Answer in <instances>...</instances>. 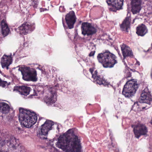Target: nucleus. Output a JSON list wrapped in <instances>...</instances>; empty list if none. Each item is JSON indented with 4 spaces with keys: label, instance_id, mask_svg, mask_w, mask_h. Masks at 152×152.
I'll return each instance as SVG.
<instances>
[{
    "label": "nucleus",
    "instance_id": "f704fd0d",
    "mask_svg": "<svg viewBox=\"0 0 152 152\" xmlns=\"http://www.w3.org/2000/svg\"><path fill=\"white\" fill-rule=\"evenodd\" d=\"M127 73L128 74V76H127V77H130L131 76V73L130 72H128Z\"/></svg>",
    "mask_w": 152,
    "mask_h": 152
},
{
    "label": "nucleus",
    "instance_id": "c85d7f7f",
    "mask_svg": "<svg viewBox=\"0 0 152 152\" xmlns=\"http://www.w3.org/2000/svg\"><path fill=\"white\" fill-rule=\"evenodd\" d=\"M59 10L61 12H63L65 11V9L64 6H61L59 7Z\"/></svg>",
    "mask_w": 152,
    "mask_h": 152
},
{
    "label": "nucleus",
    "instance_id": "423d86ee",
    "mask_svg": "<svg viewBox=\"0 0 152 152\" xmlns=\"http://www.w3.org/2000/svg\"><path fill=\"white\" fill-rule=\"evenodd\" d=\"M138 88V85L136 83L132 80H129L124 86L122 94L126 98L132 97L134 95Z\"/></svg>",
    "mask_w": 152,
    "mask_h": 152
},
{
    "label": "nucleus",
    "instance_id": "1a4fd4ad",
    "mask_svg": "<svg viewBox=\"0 0 152 152\" xmlns=\"http://www.w3.org/2000/svg\"><path fill=\"white\" fill-rule=\"evenodd\" d=\"M57 86L53 88H52L50 90V92L45 95L42 99V101L48 106L54 104L57 100V96L56 90L57 89Z\"/></svg>",
    "mask_w": 152,
    "mask_h": 152
},
{
    "label": "nucleus",
    "instance_id": "a878e982",
    "mask_svg": "<svg viewBox=\"0 0 152 152\" xmlns=\"http://www.w3.org/2000/svg\"><path fill=\"white\" fill-rule=\"evenodd\" d=\"M38 1L37 0H34L31 1V4H29L32 6L34 8H37L38 6Z\"/></svg>",
    "mask_w": 152,
    "mask_h": 152
},
{
    "label": "nucleus",
    "instance_id": "a211bd4d",
    "mask_svg": "<svg viewBox=\"0 0 152 152\" xmlns=\"http://www.w3.org/2000/svg\"><path fill=\"white\" fill-rule=\"evenodd\" d=\"M142 0H131L132 12L134 14L138 13L141 9Z\"/></svg>",
    "mask_w": 152,
    "mask_h": 152
},
{
    "label": "nucleus",
    "instance_id": "c9c22d12",
    "mask_svg": "<svg viewBox=\"0 0 152 152\" xmlns=\"http://www.w3.org/2000/svg\"><path fill=\"white\" fill-rule=\"evenodd\" d=\"M119 150L118 148H116L115 150V152H119Z\"/></svg>",
    "mask_w": 152,
    "mask_h": 152
},
{
    "label": "nucleus",
    "instance_id": "20e7f679",
    "mask_svg": "<svg viewBox=\"0 0 152 152\" xmlns=\"http://www.w3.org/2000/svg\"><path fill=\"white\" fill-rule=\"evenodd\" d=\"M18 70L21 72L23 79L24 80L33 81H37V72L34 69L23 66L19 67Z\"/></svg>",
    "mask_w": 152,
    "mask_h": 152
},
{
    "label": "nucleus",
    "instance_id": "a18cd8bd",
    "mask_svg": "<svg viewBox=\"0 0 152 152\" xmlns=\"http://www.w3.org/2000/svg\"><path fill=\"white\" fill-rule=\"evenodd\" d=\"M57 127L58 129V126H57Z\"/></svg>",
    "mask_w": 152,
    "mask_h": 152
},
{
    "label": "nucleus",
    "instance_id": "4468645a",
    "mask_svg": "<svg viewBox=\"0 0 152 152\" xmlns=\"http://www.w3.org/2000/svg\"><path fill=\"white\" fill-rule=\"evenodd\" d=\"M106 1L108 5L112 6L109 8L110 11L115 12L117 10L122 8L124 0H106Z\"/></svg>",
    "mask_w": 152,
    "mask_h": 152
},
{
    "label": "nucleus",
    "instance_id": "ea45409f",
    "mask_svg": "<svg viewBox=\"0 0 152 152\" xmlns=\"http://www.w3.org/2000/svg\"><path fill=\"white\" fill-rule=\"evenodd\" d=\"M78 45H75V47H77V46Z\"/></svg>",
    "mask_w": 152,
    "mask_h": 152
},
{
    "label": "nucleus",
    "instance_id": "5701e85b",
    "mask_svg": "<svg viewBox=\"0 0 152 152\" xmlns=\"http://www.w3.org/2000/svg\"><path fill=\"white\" fill-rule=\"evenodd\" d=\"M1 26L2 33L3 36H6L7 35L10 31L8 26L5 19H3L1 21Z\"/></svg>",
    "mask_w": 152,
    "mask_h": 152
},
{
    "label": "nucleus",
    "instance_id": "2eb2a0df",
    "mask_svg": "<svg viewBox=\"0 0 152 152\" xmlns=\"http://www.w3.org/2000/svg\"><path fill=\"white\" fill-rule=\"evenodd\" d=\"M65 19L68 28L69 29L73 28L74 25L76 21L74 12L73 11H70L66 15Z\"/></svg>",
    "mask_w": 152,
    "mask_h": 152
},
{
    "label": "nucleus",
    "instance_id": "c756f323",
    "mask_svg": "<svg viewBox=\"0 0 152 152\" xmlns=\"http://www.w3.org/2000/svg\"><path fill=\"white\" fill-rule=\"evenodd\" d=\"M95 50H92V51H91L89 54V56L90 57L93 56L94 55L95 52Z\"/></svg>",
    "mask_w": 152,
    "mask_h": 152
},
{
    "label": "nucleus",
    "instance_id": "37998d69",
    "mask_svg": "<svg viewBox=\"0 0 152 152\" xmlns=\"http://www.w3.org/2000/svg\"><path fill=\"white\" fill-rule=\"evenodd\" d=\"M38 68L39 69H39V68Z\"/></svg>",
    "mask_w": 152,
    "mask_h": 152
},
{
    "label": "nucleus",
    "instance_id": "79ce46f5",
    "mask_svg": "<svg viewBox=\"0 0 152 152\" xmlns=\"http://www.w3.org/2000/svg\"><path fill=\"white\" fill-rule=\"evenodd\" d=\"M118 54L119 55V56H120V54L119 53H118Z\"/></svg>",
    "mask_w": 152,
    "mask_h": 152
},
{
    "label": "nucleus",
    "instance_id": "58836bf2",
    "mask_svg": "<svg viewBox=\"0 0 152 152\" xmlns=\"http://www.w3.org/2000/svg\"><path fill=\"white\" fill-rule=\"evenodd\" d=\"M51 149H53V150H54L55 149V148L54 147H52Z\"/></svg>",
    "mask_w": 152,
    "mask_h": 152
},
{
    "label": "nucleus",
    "instance_id": "f257e3e1",
    "mask_svg": "<svg viewBox=\"0 0 152 152\" xmlns=\"http://www.w3.org/2000/svg\"><path fill=\"white\" fill-rule=\"evenodd\" d=\"M56 145L66 152H82L80 137L75 134L72 129L61 135Z\"/></svg>",
    "mask_w": 152,
    "mask_h": 152
},
{
    "label": "nucleus",
    "instance_id": "ddd939ff",
    "mask_svg": "<svg viewBox=\"0 0 152 152\" xmlns=\"http://www.w3.org/2000/svg\"><path fill=\"white\" fill-rule=\"evenodd\" d=\"M82 33L84 35H92L96 31V28L91 24L87 22L83 23L81 25Z\"/></svg>",
    "mask_w": 152,
    "mask_h": 152
},
{
    "label": "nucleus",
    "instance_id": "412c9836",
    "mask_svg": "<svg viewBox=\"0 0 152 152\" xmlns=\"http://www.w3.org/2000/svg\"><path fill=\"white\" fill-rule=\"evenodd\" d=\"M131 20V18L129 14V16L127 17L121 25L120 27L122 31L128 32V29L130 27Z\"/></svg>",
    "mask_w": 152,
    "mask_h": 152
},
{
    "label": "nucleus",
    "instance_id": "2f4dec72",
    "mask_svg": "<svg viewBox=\"0 0 152 152\" xmlns=\"http://www.w3.org/2000/svg\"><path fill=\"white\" fill-rule=\"evenodd\" d=\"M48 9H47L46 8H40V9H39V10H40V12H44L45 11H46V10H48Z\"/></svg>",
    "mask_w": 152,
    "mask_h": 152
},
{
    "label": "nucleus",
    "instance_id": "72a5a7b5",
    "mask_svg": "<svg viewBox=\"0 0 152 152\" xmlns=\"http://www.w3.org/2000/svg\"><path fill=\"white\" fill-rule=\"evenodd\" d=\"M62 23H63L64 27L65 28V29L66 28V26H65V25L64 24V19H63V18H62Z\"/></svg>",
    "mask_w": 152,
    "mask_h": 152
},
{
    "label": "nucleus",
    "instance_id": "cd10ccee",
    "mask_svg": "<svg viewBox=\"0 0 152 152\" xmlns=\"http://www.w3.org/2000/svg\"><path fill=\"white\" fill-rule=\"evenodd\" d=\"M139 102H134V105L132 106V109H134V110H136L137 109H138L139 107Z\"/></svg>",
    "mask_w": 152,
    "mask_h": 152
},
{
    "label": "nucleus",
    "instance_id": "7c9ffc66",
    "mask_svg": "<svg viewBox=\"0 0 152 152\" xmlns=\"http://www.w3.org/2000/svg\"><path fill=\"white\" fill-rule=\"evenodd\" d=\"M148 10H151V12H150V13L152 14V6L151 4H150V6L148 8Z\"/></svg>",
    "mask_w": 152,
    "mask_h": 152
},
{
    "label": "nucleus",
    "instance_id": "e433bc0d",
    "mask_svg": "<svg viewBox=\"0 0 152 152\" xmlns=\"http://www.w3.org/2000/svg\"><path fill=\"white\" fill-rule=\"evenodd\" d=\"M136 64L138 65V66L140 65V63L139 61H137L136 63Z\"/></svg>",
    "mask_w": 152,
    "mask_h": 152
},
{
    "label": "nucleus",
    "instance_id": "4be33fe9",
    "mask_svg": "<svg viewBox=\"0 0 152 152\" xmlns=\"http://www.w3.org/2000/svg\"><path fill=\"white\" fill-rule=\"evenodd\" d=\"M136 33L141 36H143L148 33V30L146 26L142 24L138 26L136 28Z\"/></svg>",
    "mask_w": 152,
    "mask_h": 152
},
{
    "label": "nucleus",
    "instance_id": "a19ab883",
    "mask_svg": "<svg viewBox=\"0 0 152 152\" xmlns=\"http://www.w3.org/2000/svg\"><path fill=\"white\" fill-rule=\"evenodd\" d=\"M51 145H53V144H52V143H51Z\"/></svg>",
    "mask_w": 152,
    "mask_h": 152
},
{
    "label": "nucleus",
    "instance_id": "0eeeda50",
    "mask_svg": "<svg viewBox=\"0 0 152 152\" xmlns=\"http://www.w3.org/2000/svg\"><path fill=\"white\" fill-rule=\"evenodd\" d=\"M3 142L12 149L11 152H26L24 147L18 144L16 138L12 136H10L8 139L4 140Z\"/></svg>",
    "mask_w": 152,
    "mask_h": 152
},
{
    "label": "nucleus",
    "instance_id": "49530a36",
    "mask_svg": "<svg viewBox=\"0 0 152 152\" xmlns=\"http://www.w3.org/2000/svg\"><path fill=\"white\" fill-rule=\"evenodd\" d=\"M48 1H50V0H48Z\"/></svg>",
    "mask_w": 152,
    "mask_h": 152
},
{
    "label": "nucleus",
    "instance_id": "6ab92c4d",
    "mask_svg": "<svg viewBox=\"0 0 152 152\" xmlns=\"http://www.w3.org/2000/svg\"><path fill=\"white\" fill-rule=\"evenodd\" d=\"M12 60L11 57L4 55L1 58V63L2 67L4 69H9V66L11 64Z\"/></svg>",
    "mask_w": 152,
    "mask_h": 152
},
{
    "label": "nucleus",
    "instance_id": "bb28decb",
    "mask_svg": "<svg viewBox=\"0 0 152 152\" xmlns=\"http://www.w3.org/2000/svg\"><path fill=\"white\" fill-rule=\"evenodd\" d=\"M10 83H9V84L6 81H2L1 80L0 83V86H2L3 87H5L7 86H8L10 85Z\"/></svg>",
    "mask_w": 152,
    "mask_h": 152
},
{
    "label": "nucleus",
    "instance_id": "b1692460",
    "mask_svg": "<svg viewBox=\"0 0 152 152\" xmlns=\"http://www.w3.org/2000/svg\"><path fill=\"white\" fill-rule=\"evenodd\" d=\"M10 107L8 104L4 102H0V112L3 113H8Z\"/></svg>",
    "mask_w": 152,
    "mask_h": 152
},
{
    "label": "nucleus",
    "instance_id": "c03bdc74",
    "mask_svg": "<svg viewBox=\"0 0 152 152\" xmlns=\"http://www.w3.org/2000/svg\"><path fill=\"white\" fill-rule=\"evenodd\" d=\"M24 46H25V44H24Z\"/></svg>",
    "mask_w": 152,
    "mask_h": 152
},
{
    "label": "nucleus",
    "instance_id": "39448f33",
    "mask_svg": "<svg viewBox=\"0 0 152 152\" xmlns=\"http://www.w3.org/2000/svg\"><path fill=\"white\" fill-rule=\"evenodd\" d=\"M138 88V85L136 83L132 80H129L124 86L122 94L126 98L132 97L134 95Z\"/></svg>",
    "mask_w": 152,
    "mask_h": 152
},
{
    "label": "nucleus",
    "instance_id": "473e14b6",
    "mask_svg": "<svg viewBox=\"0 0 152 152\" xmlns=\"http://www.w3.org/2000/svg\"><path fill=\"white\" fill-rule=\"evenodd\" d=\"M110 139H111V141H112V147L114 148L115 147V148H116V147L115 146V145L113 144V140H112L111 137H110Z\"/></svg>",
    "mask_w": 152,
    "mask_h": 152
},
{
    "label": "nucleus",
    "instance_id": "6e6552de",
    "mask_svg": "<svg viewBox=\"0 0 152 152\" xmlns=\"http://www.w3.org/2000/svg\"><path fill=\"white\" fill-rule=\"evenodd\" d=\"M54 124V122L52 121L46 120L37 132V136L42 139H47L46 136L48 135V131L52 129Z\"/></svg>",
    "mask_w": 152,
    "mask_h": 152
},
{
    "label": "nucleus",
    "instance_id": "9b49d317",
    "mask_svg": "<svg viewBox=\"0 0 152 152\" xmlns=\"http://www.w3.org/2000/svg\"><path fill=\"white\" fill-rule=\"evenodd\" d=\"M135 137L139 138L141 135H145L148 132V129L146 126L143 124L139 123L136 125H132Z\"/></svg>",
    "mask_w": 152,
    "mask_h": 152
},
{
    "label": "nucleus",
    "instance_id": "dca6fc26",
    "mask_svg": "<svg viewBox=\"0 0 152 152\" xmlns=\"http://www.w3.org/2000/svg\"><path fill=\"white\" fill-rule=\"evenodd\" d=\"M89 71L92 75V77L94 79V82L96 84L99 85L104 84L105 82V80L102 76L99 74L97 71H94L92 68L89 69Z\"/></svg>",
    "mask_w": 152,
    "mask_h": 152
},
{
    "label": "nucleus",
    "instance_id": "9d476101",
    "mask_svg": "<svg viewBox=\"0 0 152 152\" xmlns=\"http://www.w3.org/2000/svg\"><path fill=\"white\" fill-rule=\"evenodd\" d=\"M139 100V103H145L149 105L148 106L146 105L145 107H142V109H147L150 107V105L152 101V97L148 88H145L142 91Z\"/></svg>",
    "mask_w": 152,
    "mask_h": 152
},
{
    "label": "nucleus",
    "instance_id": "f3484780",
    "mask_svg": "<svg viewBox=\"0 0 152 152\" xmlns=\"http://www.w3.org/2000/svg\"><path fill=\"white\" fill-rule=\"evenodd\" d=\"M121 47L124 57L123 62L124 63V65L126 67L127 66V65L126 63L125 62L124 59L126 57L132 56L133 54L131 49L126 45L123 44L121 45Z\"/></svg>",
    "mask_w": 152,
    "mask_h": 152
},
{
    "label": "nucleus",
    "instance_id": "393cba45",
    "mask_svg": "<svg viewBox=\"0 0 152 152\" xmlns=\"http://www.w3.org/2000/svg\"><path fill=\"white\" fill-rule=\"evenodd\" d=\"M88 48L90 50H96V46L93 43L89 42L87 44V46Z\"/></svg>",
    "mask_w": 152,
    "mask_h": 152
},
{
    "label": "nucleus",
    "instance_id": "aec40b11",
    "mask_svg": "<svg viewBox=\"0 0 152 152\" xmlns=\"http://www.w3.org/2000/svg\"><path fill=\"white\" fill-rule=\"evenodd\" d=\"M30 88L29 87L23 86H15L13 91H17L22 95L27 96L29 94Z\"/></svg>",
    "mask_w": 152,
    "mask_h": 152
},
{
    "label": "nucleus",
    "instance_id": "f03ea898",
    "mask_svg": "<svg viewBox=\"0 0 152 152\" xmlns=\"http://www.w3.org/2000/svg\"><path fill=\"white\" fill-rule=\"evenodd\" d=\"M19 120L22 126L29 128L37 122V117L35 113L22 108L19 109Z\"/></svg>",
    "mask_w": 152,
    "mask_h": 152
},
{
    "label": "nucleus",
    "instance_id": "f8f14e48",
    "mask_svg": "<svg viewBox=\"0 0 152 152\" xmlns=\"http://www.w3.org/2000/svg\"><path fill=\"white\" fill-rule=\"evenodd\" d=\"M35 28L34 23H26L23 24L18 28L15 29V30L20 34L25 35L33 31Z\"/></svg>",
    "mask_w": 152,
    "mask_h": 152
},
{
    "label": "nucleus",
    "instance_id": "7ed1b4c3",
    "mask_svg": "<svg viewBox=\"0 0 152 152\" xmlns=\"http://www.w3.org/2000/svg\"><path fill=\"white\" fill-rule=\"evenodd\" d=\"M97 58L99 62L101 63L104 68L113 67L117 62L115 56L109 51L99 54Z\"/></svg>",
    "mask_w": 152,
    "mask_h": 152
},
{
    "label": "nucleus",
    "instance_id": "4c0bfd02",
    "mask_svg": "<svg viewBox=\"0 0 152 152\" xmlns=\"http://www.w3.org/2000/svg\"><path fill=\"white\" fill-rule=\"evenodd\" d=\"M136 19V18H134V19L133 20V22H132V23H134V21H135V20Z\"/></svg>",
    "mask_w": 152,
    "mask_h": 152
}]
</instances>
